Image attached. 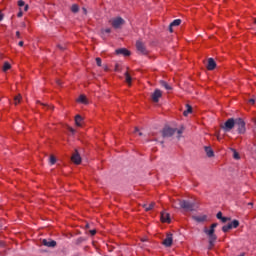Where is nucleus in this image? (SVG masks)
Returning a JSON list of instances; mask_svg holds the SVG:
<instances>
[{
  "instance_id": "obj_1",
  "label": "nucleus",
  "mask_w": 256,
  "mask_h": 256,
  "mask_svg": "<svg viewBox=\"0 0 256 256\" xmlns=\"http://www.w3.org/2000/svg\"><path fill=\"white\" fill-rule=\"evenodd\" d=\"M184 131H185L184 126H181L179 129L165 127L162 131V136L163 137H173V135H175V133H177V139H181V135H183Z\"/></svg>"
},
{
  "instance_id": "obj_2",
  "label": "nucleus",
  "mask_w": 256,
  "mask_h": 256,
  "mask_svg": "<svg viewBox=\"0 0 256 256\" xmlns=\"http://www.w3.org/2000/svg\"><path fill=\"white\" fill-rule=\"evenodd\" d=\"M179 207L180 209H184V211H195L197 209L195 202L189 200H179Z\"/></svg>"
},
{
  "instance_id": "obj_3",
  "label": "nucleus",
  "mask_w": 256,
  "mask_h": 256,
  "mask_svg": "<svg viewBox=\"0 0 256 256\" xmlns=\"http://www.w3.org/2000/svg\"><path fill=\"white\" fill-rule=\"evenodd\" d=\"M204 233L209 238L210 248L213 247V245H215V242L217 241V235H215V230H213L212 228H204Z\"/></svg>"
},
{
  "instance_id": "obj_4",
  "label": "nucleus",
  "mask_w": 256,
  "mask_h": 256,
  "mask_svg": "<svg viewBox=\"0 0 256 256\" xmlns=\"http://www.w3.org/2000/svg\"><path fill=\"white\" fill-rule=\"evenodd\" d=\"M40 245L48 247L49 249H55V247H57V241L51 238L40 239Z\"/></svg>"
},
{
  "instance_id": "obj_5",
  "label": "nucleus",
  "mask_w": 256,
  "mask_h": 256,
  "mask_svg": "<svg viewBox=\"0 0 256 256\" xmlns=\"http://www.w3.org/2000/svg\"><path fill=\"white\" fill-rule=\"evenodd\" d=\"M109 23L114 29H121L122 25H125V20L121 17L112 18Z\"/></svg>"
},
{
  "instance_id": "obj_6",
  "label": "nucleus",
  "mask_w": 256,
  "mask_h": 256,
  "mask_svg": "<svg viewBox=\"0 0 256 256\" xmlns=\"http://www.w3.org/2000/svg\"><path fill=\"white\" fill-rule=\"evenodd\" d=\"M236 124V120L233 118H229L222 126L221 128L223 129V131H225V133H229V131H231V129H233V127H235Z\"/></svg>"
},
{
  "instance_id": "obj_7",
  "label": "nucleus",
  "mask_w": 256,
  "mask_h": 256,
  "mask_svg": "<svg viewBox=\"0 0 256 256\" xmlns=\"http://www.w3.org/2000/svg\"><path fill=\"white\" fill-rule=\"evenodd\" d=\"M239 227L238 220H233L232 222L228 223L227 225H224L222 227L223 233H227L228 231H231V229H237Z\"/></svg>"
},
{
  "instance_id": "obj_8",
  "label": "nucleus",
  "mask_w": 256,
  "mask_h": 256,
  "mask_svg": "<svg viewBox=\"0 0 256 256\" xmlns=\"http://www.w3.org/2000/svg\"><path fill=\"white\" fill-rule=\"evenodd\" d=\"M235 125L238 129V133L240 135H244L245 131H247L246 128H245V121H243V119H241V118H237Z\"/></svg>"
},
{
  "instance_id": "obj_9",
  "label": "nucleus",
  "mask_w": 256,
  "mask_h": 256,
  "mask_svg": "<svg viewBox=\"0 0 256 256\" xmlns=\"http://www.w3.org/2000/svg\"><path fill=\"white\" fill-rule=\"evenodd\" d=\"M136 49L141 55H147V53H149L145 47V44L141 41L136 42Z\"/></svg>"
},
{
  "instance_id": "obj_10",
  "label": "nucleus",
  "mask_w": 256,
  "mask_h": 256,
  "mask_svg": "<svg viewBox=\"0 0 256 256\" xmlns=\"http://www.w3.org/2000/svg\"><path fill=\"white\" fill-rule=\"evenodd\" d=\"M151 97H152V101L154 103H159V99H161V97H163V92H161V90H159V89H156L152 93Z\"/></svg>"
},
{
  "instance_id": "obj_11",
  "label": "nucleus",
  "mask_w": 256,
  "mask_h": 256,
  "mask_svg": "<svg viewBox=\"0 0 256 256\" xmlns=\"http://www.w3.org/2000/svg\"><path fill=\"white\" fill-rule=\"evenodd\" d=\"M162 244L164 245V247H171V245H173V234H167Z\"/></svg>"
},
{
  "instance_id": "obj_12",
  "label": "nucleus",
  "mask_w": 256,
  "mask_h": 256,
  "mask_svg": "<svg viewBox=\"0 0 256 256\" xmlns=\"http://www.w3.org/2000/svg\"><path fill=\"white\" fill-rule=\"evenodd\" d=\"M71 161H73L75 165H81V155H79L77 150H75L74 154L72 155Z\"/></svg>"
},
{
  "instance_id": "obj_13",
  "label": "nucleus",
  "mask_w": 256,
  "mask_h": 256,
  "mask_svg": "<svg viewBox=\"0 0 256 256\" xmlns=\"http://www.w3.org/2000/svg\"><path fill=\"white\" fill-rule=\"evenodd\" d=\"M161 221L162 223H171V217L169 215V213L167 212H161Z\"/></svg>"
},
{
  "instance_id": "obj_14",
  "label": "nucleus",
  "mask_w": 256,
  "mask_h": 256,
  "mask_svg": "<svg viewBox=\"0 0 256 256\" xmlns=\"http://www.w3.org/2000/svg\"><path fill=\"white\" fill-rule=\"evenodd\" d=\"M116 55H123L124 57H129V55H131V52L126 48H120L116 50Z\"/></svg>"
},
{
  "instance_id": "obj_15",
  "label": "nucleus",
  "mask_w": 256,
  "mask_h": 256,
  "mask_svg": "<svg viewBox=\"0 0 256 256\" xmlns=\"http://www.w3.org/2000/svg\"><path fill=\"white\" fill-rule=\"evenodd\" d=\"M215 67H217V63L215 62V60L213 58H209L208 59V65H207L208 71L215 70Z\"/></svg>"
},
{
  "instance_id": "obj_16",
  "label": "nucleus",
  "mask_w": 256,
  "mask_h": 256,
  "mask_svg": "<svg viewBox=\"0 0 256 256\" xmlns=\"http://www.w3.org/2000/svg\"><path fill=\"white\" fill-rule=\"evenodd\" d=\"M192 219L197 223H205L207 221V215L193 216Z\"/></svg>"
},
{
  "instance_id": "obj_17",
  "label": "nucleus",
  "mask_w": 256,
  "mask_h": 256,
  "mask_svg": "<svg viewBox=\"0 0 256 256\" xmlns=\"http://www.w3.org/2000/svg\"><path fill=\"white\" fill-rule=\"evenodd\" d=\"M204 150H205L207 157H214L215 152H213V149L211 147L205 146Z\"/></svg>"
},
{
  "instance_id": "obj_18",
  "label": "nucleus",
  "mask_w": 256,
  "mask_h": 256,
  "mask_svg": "<svg viewBox=\"0 0 256 256\" xmlns=\"http://www.w3.org/2000/svg\"><path fill=\"white\" fill-rule=\"evenodd\" d=\"M18 7H20V9L24 7V11H29V5H25V1L23 0L18 1Z\"/></svg>"
},
{
  "instance_id": "obj_19",
  "label": "nucleus",
  "mask_w": 256,
  "mask_h": 256,
  "mask_svg": "<svg viewBox=\"0 0 256 256\" xmlns=\"http://www.w3.org/2000/svg\"><path fill=\"white\" fill-rule=\"evenodd\" d=\"M124 75L126 83L129 85V87H131V81H133V79L131 78V74H129V72H125Z\"/></svg>"
},
{
  "instance_id": "obj_20",
  "label": "nucleus",
  "mask_w": 256,
  "mask_h": 256,
  "mask_svg": "<svg viewBox=\"0 0 256 256\" xmlns=\"http://www.w3.org/2000/svg\"><path fill=\"white\" fill-rule=\"evenodd\" d=\"M186 108L187 109L183 112L184 117H187V115H189V113H193V107H191V105L187 104Z\"/></svg>"
},
{
  "instance_id": "obj_21",
  "label": "nucleus",
  "mask_w": 256,
  "mask_h": 256,
  "mask_svg": "<svg viewBox=\"0 0 256 256\" xmlns=\"http://www.w3.org/2000/svg\"><path fill=\"white\" fill-rule=\"evenodd\" d=\"M81 121H83V117H81V115H76L75 123H76L77 127H81Z\"/></svg>"
},
{
  "instance_id": "obj_22",
  "label": "nucleus",
  "mask_w": 256,
  "mask_h": 256,
  "mask_svg": "<svg viewBox=\"0 0 256 256\" xmlns=\"http://www.w3.org/2000/svg\"><path fill=\"white\" fill-rule=\"evenodd\" d=\"M78 103H83L84 105H87V97H85V95H80L78 98Z\"/></svg>"
},
{
  "instance_id": "obj_23",
  "label": "nucleus",
  "mask_w": 256,
  "mask_h": 256,
  "mask_svg": "<svg viewBox=\"0 0 256 256\" xmlns=\"http://www.w3.org/2000/svg\"><path fill=\"white\" fill-rule=\"evenodd\" d=\"M21 99H23V97L21 96V94H18L14 97V105H19V103H21Z\"/></svg>"
},
{
  "instance_id": "obj_24",
  "label": "nucleus",
  "mask_w": 256,
  "mask_h": 256,
  "mask_svg": "<svg viewBox=\"0 0 256 256\" xmlns=\"http://www.w3.org/2000/svg\"><path fill=\"white\" fill-rule=\"evenodd\" d=\"M143 207L145 208V211H151V209H153V207H155V202H152L149 205L144 204Z\"/></svg>"
},
{
  "instance_id": "obj_25",
  "label": "nucleus",
  "mask_w": 256,
  "mask_h": 256,
  "mask_svg": "<svg viewBox=\"0 0 256 256\" xmlns=\"http://www.w3.org/2000/svg\"><path fill=\"white\" fill-rule=\"evenodd\" d=\"M171 27H179L181 25V19H176L170 23Z\"/></svg>"
},
{
  "instance_id": "obj_26",
  "label": "nucleus",
  "mask_w": 256,
  "mask_h": 256,
  "mask_svg": "<svg viewBox=\"0 0 256 256\" xmlns=\"http://www.w3.org/2000/svg\"><path fill=\"white\" fill-rule=\"evenodd\" d=\"M160 85L162 87H165L167 91H171V86H169V84L163 80L160 81Z\"/></svg>"
},
{
  "instance_id": "obj_27",
  "label": "nucleus",
  "mask_w": 256,
  "mask_h": 256,
  "mask_svg": "<svg viewBox=\"0 0 256 256\" xmlns=\"http://www.w3.org/2000/svg\"><path fill=\"white\" fill-rule=\"evenodd\" d=\"M71 11H72V13H79V5L73 4L71 6Z\"/></svg>"
},
{
  "instance_id": "obj_28",
  "label": "nucleus",
  "mask_w": 256,
  "mask_h": 256,
  "mask_svg": "<svg viewBox=\"0 0 256 256\" xmlns=\"http://www.w3.org/2000/svg\"><path fill=\"white\" fill-rule=\"evenodd\" d=\"M9 69H11V64L9 62H5L3 65V71L7 72Z\"/></svg>"
},
{
  "instance_id": "obj_29",
  "label": "nucleus",
  "mask_w": 256,
  "mask_h": 256,
  "mask_svg": "<svg viewBox=\"0 0 256 256\" xmlns=\"http://www.w3.org/2000/svg\"><path fill=\"white\" fill-rule=\"evenodd\" d=\"M83 241H85V238L79 237V238H77V239L74 241V243H75L76 245H81V243H83Z\"/></svg>"
},
{
  "instance_id": "obj_30",
  "label": "nucleus",
  "mask_w": 256,
  "mask_h": 256,
  "mask_svg": "<svg viewBox=\"0 0 256 256\" xmlns=\"http://www.w3.org/2000/svg\"><path fill=\"white\" fill-rule=\"evenodd\" d=\"M105 33H111V29L110 28L102 29L101 30L102 37H105Z\"/></svg>"
},
{
  "instance_id": "obj_31",
  "label": "nucleus",
  "mask_w": 256,
  "mask_h": 256,
  "mask_svg": "<svg viewBox=\"0 0 256 256\" xmlns=\"http://www.w3.org/2000/svg\"><path fill=\"white\" fill-rule=\"evenodd\" d=\"M231 220V218H229V217H223L222 216V218H220V221L222 222V223H227V221H230Z\"/></svg>"
},
{
  "instance_id": "obj_32",
  "label": "nucleus",
  "mask_w": 256,
  "mask_h": 256,
  "mask_svg": "<svg viewBox=\"0 0 256 256\" xmlns=\"http://www.w3.org/2000/svg\"><path fill=\"white\" fill-rule=\"evenodd\" d=\"M56 162H57V160L55 159V156H51L50 157V164L55 165Z\"/></svg>"
},
{
  "instance_id": "obj_33",
  "label": "nucleus",
  "mask_w": 256,
  "mask_h": 256,
  "mask_svg": "<svg viewBox=\"0 0 256 256\" xmlns=\"http://www.w3.org/2000/svg\"><path fill=\"white\" fill-rule=\"evenodd\" d=\"M101 63H102V61H101V58H96V64L98 65V67H101Z\"/></svg>"
},
{
  "instance_id": "obj_34",
  "label": "nucleus",
  "mask_w": 256,
  "mask_h": 256,
  "mask_svg": "<svg viewBox=\"0 0 256 256\" xmlns=\"http://www.w3.org/2000/svg\"><path fill=\"white\" fill-rule=\"evenodd\" d=\"M216 217H217V219L221 220L223 218V213L222 212H218Z\"/></svg>"
},
{
  "instance_id": "obj_35",
  "label": "nucleus",
  "mask_w": 256,
  "mask_h": 256,
  "mask_svg": "<svg viewBox=\"0 0 256 256\" xmlns=\"http://www.w3.org/2000/svg\"><path fill=\"white\" fill-rule=\"evenodd\" d=\"M233 157L234 159H240L239 153L237 151H234Z\"/></svg>"
},
{
  "instance_id": "obj_36",
  "label": "nucleus",
  "mask_w": 256,
  "mask_h": 256,
  "mask_svg": "<svg viewBox=\"0 0 256 256\" xmlns=\"http://www.w3.org/2000/svg\"><path fill=\"white\" fill-rule=\"evenodd\" d=\"M17 17H23V9L20 8V11L18 12Z\"/></svg>"
},
{
  "instance_id": "obj_37",
  "label": "nucleus",
  "mask_w": 256,
  "mask_h": 256,
  "mask_svg": "<svg viewBox=\"0 0 256 256\" xmlns=\"http://www.w3.org/2000/svg\"><path fill=\"white\" fill-rule=\"evenodd\" d=\"M251 105H255V98H251L248 101Z\"/></svg>"
},
{
  "instance_id": "obj_38",
  "label": "nucleus",
  "mask_w": 256,
  "mask_h": 256,
  "mask_svg": "<svg viewBox=\"0 0 256 256\" xmlns=\"http://www.w3.org/2000/svg\"><path fill=\"white\" fill-rule=\"evenodd\" d=\"M217 223H213L211 226H210V229H213V231H215V228L217 227Z\"/></svg>"
},
{
  "instance_id": "obj_39",
  "label": "nucleus",
  "mask_w": 256,
  "mask_h": 256,
  "mask_svg": "<svg viewBox=\"0 0 256 256\" xmlns=\"http://www.w3.org/2000/svg\"><path fill=\"white\" fill-rule=\"evenodd\" d=\"M58 49H60L61 51H64L65 46H64V45L59 44V45H58Z\"/></svg>"
},
{
  "instance_id": "obj_40",
  "label": "nucleus",
  "mask_w": 256,
  "mask_h": 256,
  "mask_svg": "<svg viewBox=\"0 0 256 256\" xmlns=\"http://www.w3.org/2000/svg\"><path fill=\"white\" fill-rule=\"evenodd\" d=\"M97 234V230H90V235L94 236Z\"/></svg>"
},
{
  "instance_id": "obj_41",
  "label": "nucleus",
  "mask_w": 256,
  "mask_h": 256,
  "mask_svg": "<svg viewBox=\"0 0 256 256\" xmlns=\"http://www.w3.org/2000/svg\"><path fill=\"white\" fill-rule=\"evenodd\" d=\"M56 83H57V85H59V86L63 85V83L61 82V80H56Z\"/></svg>"
},
{
  "instance_id": "obj_42",
  "label": "nucleus",
  "mask_w": 256,
  "mask_h": 256,
  "mask_svg": "<svg viewBox=\"0 0 256 256\" xmlns=\"http://www.w3.org/2000/svg\"><path fill=\"white\" fill-rule=\"evenodd\" d=\"M84 15H87V8H82Z\"/></svg>"
},
{
  "instance_id": "obj_43",
  "label": "nucleus",
  "mask_w": 256,
  "mask_h": 256,
  "mask_svg": "<svg viewBox=\"0 0 256 256\" xmlns=\"http://www.w3.org/2000/svg\"><path fill=\"white\" fill-rule=\"evenodd\" d=\"M169 31H170V33H173V26H171V24L169 26Z\"/></svg>"
},
{
  "instance_id": "obj_44",
  "label": "nucleus",
  "mask_w": 256,
  "mask_h": 256,
  "mask_svg": "<svg viewBox=\"0 0 256 256\" xmlns=\"http://www.w3.org/2000/svg\"><path fill=\"white\" fill-rule=\"evenodd\" d=\"M16 37H18V39L21 37V33L19 31L16 32Z\"/></svg>"
},
{
  "instance_id": "obj_45",
  "label": "nucleus",
  "mask_w": 256,
  "mask_h": 256,
  "mask_svg": "<svg viewBox=\"0 0 256 256\" xmlns=\"http://www.w3.org/2000/svg\"><path fill=\"white\" fill-rule=\"evenodd\" d=\"M44 107H47V109H53V106H47L45 104H42Z\"/></svg>"
},
{
  "instance_id": "obj_46",
  "label": "nucleus",
  "mask_w": 256,
  "mask_h": 256,
  "mask_svg": "<svg viewBox=\"0 0 256 256\" xmlns=\"http://www.w3.org/2000/svg\"><path fill=\"white\" fill-rule=\"evenodd\" d=\"M173 207L175 208V209H179V206H177V203H173Z\"/></svg>"
},
{
  "instance_id": "obj_47",
  "label": "nucleus",
  "mask_w": 256,
  "mask_h": 256,
  "mask_svg": "<svg viewBox=\"0 0 256 256\" xmlns=\"http://www.w3.org/2000/svg\"><path fill=\"white\" fill-rule=\"evenodd\" d=\"M18 45H19V47H23V41H20V42L18 43Z\"/></svg>"
},
{
  "instance_id": "obj_48",
  "label": "nucleus",
  "mask_w": 256,
  "mask_h": 256,
  "mask_svg": "<svg viewBox=\"0 0 256 256\" xmlns=\"http://www.w3.org/2000/svg\"><path fill=\"white\" fill-rule=\"evenodd\" d=\"M69 129V131H71L72 133H75V129H73V128H68Z\"/></svg>"
},
{
  "instance_id": "obj_49",
  "label": "nucleus",
  "mask_w": 256,
  "mask_h": 256,
  "mask_svg": "<svg viewBox=\"0 0 256 256\" xmlns=\"http://www.w3.org/2000/svg\"><path fill=\"white\" fill-rule=\"evenodd\" d=\"M0 21H3V14L0 12Z\"/></svg>"
},
{
  "instance_id": "obj_50",
  "label": "nucleus",
  "mask_w": 256,
  "mask_h": 256,
  "mask_svg": "<svg viewBox=\"0 0 256 256\" xmlns=\"http://www.w3.org/2000/svg\"><path fill=\"white\" fill-rule=\"evenodd\" d=\"M22 27H27V25L25 24V22L22 23Z\"/></svg>"
},
{
  "instance_id": "obj_51",
  "label": "nucleus",
  "mask_w": 256,
  "mask_h": 256,
  "mask_svg": "<svg viewBox=\"0 0 256 256\" xmlns=\"http://www.w3.org/2000/svg\"><path fill=\"white\" fill-rule=\"evenodd\" d=\"M139 132V128H135V133Z\"/></svg>"
},
{
  "instance_id": "obj_52",
  "label": "nucleus",
  "mask_w": 256,
  "mask_h": 256,
  "mask_svg": "<svg viewBox=\"0 0 256 256\" xmlns=\"http://www.w3.org/2000/svg\"><path fill=\"white\" fill-rule=\"evenodd\" d=\"M248 205H250L251 207H253V204H252V202L248 203Z\"/></svg>"
},
{
  "instance_id": "obj_53",
  "label": "nucleus",
  "mask_w": 256,
  "mask_h": 256,
  "mask_svg": "<svg viewBox=\"0 0 256 256\" xmlns=\"http://www.w3.org/2000/svg\"><path fill=\"white\" fill-rule=\"evenodd\" d=\"M139 136H140V137L143 136V133L139 132Z\"/></svg>"
},
{
  "instance_id": "obj_54",
  "label": "nucleus",
  "mask_w": 256,
  "mask_h": 256,
  "mask_svg": "<svg viewBox=\"0 0 256 256\" xmlns=\"http://www.w3.org/2000/svg\"><path fill=\"white\" fill-rule=\"evenodd\" d=\"M86 229H89V224H86Z\"/></svg>"
},
{
  "instance_id": "obj_55",
  "label": "nucleus",
  "mask_w": 256,
  "mask_h": 256,
  "mask_svg": "<svg viewBox=\"0 0 256 256\" xmlns=\"http://www.w3.org/2000/svg\"><path fill=\"white\" fill-rule=\"evenodd\" d=\"M143 242L147 241V239H142Z\"/></svg>"
},
{
  "instance_id": "obj_56",
  "label": "nucleus",
  "mask_w": 256,
  "mask_h": 256,
  "mask_svg": "<svg viewBox=\"0 0 256 256\" xmlns=\"http://www.w3.org/2000/svg\"><path fill=\"white\" fill-rule=\"evenodd\" d=\"M239 256H243V255H239Z\"/></svg>"
}]
</instances>
